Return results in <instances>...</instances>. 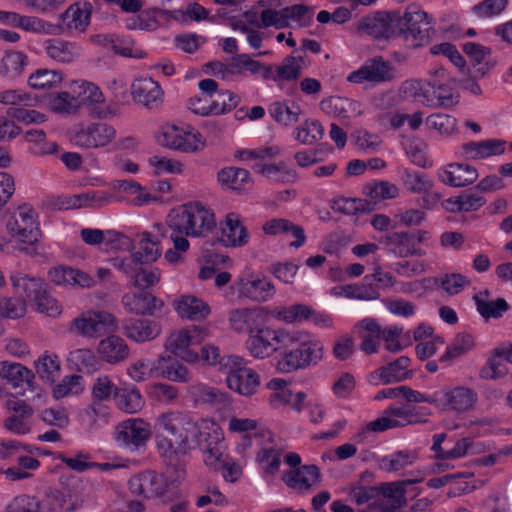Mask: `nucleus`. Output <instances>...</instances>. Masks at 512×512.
Instances as JSON below:
<instances>
[{"instance_id":"09e8293b","label":"nucleus","mask_w":512,"mask_h":512,"mask_svg":"<svg viewBox=\"0 0 512 512\" xmlns=\"http://www.w3.org/2000/svg\"><path fill=\"white\" fill-rule=\"evenodd\" d=\"M253 169L265 176L267 179L280 183H293L297 180V173L290 168L285 162L278 163H255Z\"/></svg>"},{"instance_id":"052dcab7","label":"nucleus","mask_w":512,"mask_h":512,"mask_svg":"<svg viewBox=\"0 0 512 512\" xmlns=\"http://www.w3.org/2000/svg\"><path fill=\"white\" fill-rule=\"evenodd\" d=\"M34 365L37 375L45 382L53 383L60 375V360L54 353L45 351L34 362Z\"/></svg>"},{"instance_id":"bb28decb","label":"nucleus","mask_w":512,"mask_h":512,"mask_svg":"<svg viewBox=\"0 0 512 512\" xmlns=\"http://www.w3.org/2000/svg\"><path fill=\"white\" fill-rule=\"evenodd\" d=\"M411 360L401 356L395 361L380 367L370 375V382L374 385L390 384L406 380L412 376L409 369Z\"/></svg>"},{"instance_id":"8fccbe9b","label":"nucleus","mask_w":512,"mask_h":512,"mask_svg":"<svg viewBox=\"0 0 512 512\" xmlns=\"http://www.w3.org/2000/svg\"><path fill=\"white\" fill-rule=\"evenodd\" d=\"M396 14L378 13L366 19L363 29L374 38H389L395 32Z\"/></svg>"},{"instance_id":"39448f33","label":"nucleus","mask_w":512,"mask_h":512,"mask_svg":"<svg viewBox=\"0 0 512 512\" xmlns=\"http://www.w3.org/2000/svg\"><path fill=\"white\" fill-rule=\"evenodd\" d=\"M289 329L275 328L266 325L265 322L253 327L250 335L247 337L244 346L248 354L255 360H266L272 356L282 353L286 346V338Z\"/></svg>"},{"instance_id":"412c9836","label":"nucleus","mask_w":512,"mask_h":512,"mask_svg":"<svg viewBox=\"0 0 512 512\" xmlns=\"http://www.w3.org/2000/svg\"><path fill=\"white\" fill-rule=\"evenodd\" d=\"M394 78L395 70L392 65L379 58L368 61L358 70L351 72L347 80L351 83L362 84L364 82L380 83Z\"/></svg>"},{"instance_id":"7c9ffc66","label":"nucleus","mask_w":512,"mask_h":512,"mask_svg":"<svg viewBox=\"0 0 512 512\" xmlns=\"http://www.w3.org/2000/svg\"><path fill=\"white\" fill-rule=\"evenodd\" d=\"M262 230L268 236L293 237L295 240L290 242L291 247L300 248L306 241L303 228L285 218H272L267 220L263 224Z\"/></svg>"},{"instance_id":"4468645a","label":"nucleus","mask_w":512,"mask_h":512,"mask_svg":"<svg viewBox=\"0 0 512 512\" xmlns=\"http://www.w3.org/2000/svg\"><path fill=\"white\" fill-rule=\"evenodd\" d=\"M75 98H78L79 108L82 105L93 106L94 112L99 118L106 119L116 115L117 109L112 105L100 106L104 103V95L94 83L78 80L74 81L71 87Z\"/></svg>"},{"instance_id":"774afa93","label":"nucleus","mask_w":512,"mask_h":512,"mask_svg":"<svg viewBox=\"0 0 512 512\" xmlns=\"http://www.w3.org/2000/svg\"><path fill=\"white\" fill-rule=\"evenodd\" d=\"M483 197L473 193H463L457 197L449 198L444 202V207L449 212L475 211L484 205Z\"/></svg>"},{"instance_id":"4d7b16f0","label":"nucleus","mask_w":512,"mask_h":512,"mask_svg":"<svg viewBox=\"0 0 512 512\" xmlns=\"http://www.w3.org/2000/svg\"><path fill=\"white\" fill-rule=\"evenodd\" d=\"M305 311L306 304L303 303H294L288 306L278 305L271 308L268 307L267 318L272 317L287 325L301 323L305 321Z\"/></svg>"},{"instance_id":"0eeeda50","label":"nucleus","mask_w":512,"mask_h":512,"mask_svg":"<svg viewBox=\"0 0 512 512\" xmlns=\"http://www.w3.org/2000/svg\"><path fill=\"white\" fill-rule=\"evenodd\" d=\"M222 363L226 370L225 383L231 391L243 397H251L258 392L261 376L245 358L228 355Z\"/></svg>"},{"instance_id":"a18cd8bd","label":"nucleus","mask_w":512,"mask_h":512,"mask_svg":"<svg viewBox=\"0 0 512 512\" xmlns=\"http://www.w3.org/2000/svg\"><path fill=\"white\" fill-rule=\"evenodd\" d=\"M356 328L361 338L360 349L366 354L375 353L382 337L380 325L374 319L366 318L358 322Z\"/></svg>"},{"instance_id":"5fc2aeb1","label":"nucleus","mask_w":512,"mask_h":512,"mask_svg":"<svg viewBox=\"0 0 512 512\" xmlns=\"http://www.w3.org/2000/svg\"><path fill=\"white\" fill-rule=\"evenodd\" d=\"M220 184L231 190H245L251 184L248 170L239 167H226L217 174Z\"/></svg>"},{"instance_id":"a878e982","label":"nucleus","mask_w":512,"mask_h":512,"mask_svg":"<svg viewBox=\"0 0 512 512\" xmlns=\"http://www.w3.org/2000/svg\"><path fill=\"white\" fill-rule=\"evenodd\" d=\"M123 332L131 341L145 343L156 339L162 332V326L156 320L130 318L123 322Z\"/></svg>"},{"instance_id":"a19ab883","label":"nucleus","mask_w":512,"mask_h":512,"mask_svg":"<svg viewBox=\"0 0 512 512\" xmlns=\"http://www.w3.org/2000/svg\"><path fill=\"white\" fill-rule=\"evenodd\" d=\"M401 90L406 97L413 98L425 107L436 109L433 83L411 79L402 84Z\"/></svg>"},{"instance_id":"393cba45","label":"nucleus","mask_w":512,"mask_h":512,"mask_svg":"<svg viewBox=\"0 0 512 512\" xmlns=\"http://www.w3.org/2000/svg\"><path fill=\"white\" fill-rule=\"evenodd\" d=\"M506 151V141L492 138L481 141H470L460 148V154L466 160L480 161L494 156L503 155Z\"/></svg>"},{"instance_id":"9b49d317","label":"nucleus","mask_w":512,"mask_h":512,"mask_svg":"<svg viewBox=\"0 0 512 512\" xmlns=\"http://www.w3.org/2000/svg\"><path fill=\"white\" fill-rule=\"evenodd\" d=\"M151 437V424L140 417L128 418L119 422L114 431V440L118 446L130 451L144 448Z\"/></svg>"},{"instance_id":"4c0bfd02","label":"nucleus","mask_w":512,"mask_h":512,"mask_svg":"<svg viewBox=\"0 0 512 512\" xmlns=\"http://www.w3.org/2000/svg\"><path fill=\"white\" fill-rule=\"evenodd\" d=\"M319 470L314 465H304L296 470L283 473L282 480L289 487L298 491H307L318 482Z\"/></svg>"},{"instance_id":"2f4dec72","label":"nucleus","mask_w":512,"mask_h":512,"mask_svg":"<svg viewBox=\"0 0 512 512\" xmlns=\"http://www.w3.org/2000/svg\"><path fill=\"white\" fill-rule=\"evenodd\" d=\"M195 429L193 431V448L197 445L212 446L224 443V431L221 426L210 418H202L194 421Z\"/></svg>"},{"instance_id":"6ab92c4d","label":"nucleus","mask_w":512,"mask_h":512,"mask_svg":"<svg viewBox=\"0 0 512 512\" xmlns=\"http://www.w3.org/2000/svg\"><path fill=\"white\" fill-rule=\"evenodd\" d=\"M172 307L179 318L191 322L205 321L212 313L211 306L204 299L192 294L179 295Z\"/></svg>"},{"instance_id":"6e6552de","label":"nucleus","mask_w":512,"mask_h":512,"mask_svg":"<svg viewBox=\"0 0 512 512\" xmlns=\"http://www.w3.org/2000/svg\"><path fill=\"white\" fill-rule=\"evenodd\" d=\"M240 298L256 303H265L276 294V288L271 279L262 271L246 267L234 282Z\"/></svg>"},{"instance_id":"6e6d98bb","label":"nucleus","mask_w":512,"mask_h":512,"mask_svg":"<svg viewBox=\"0 0 512 512\" xmlns=\"http://www.w3.org/2000/svg\"><path fill=\"white\" fill-rule=\"evenodd\" d=\"M33 377L32 371L24 365L10 361H0V378L14 388L23 386Z\"/></svg>"},{"instance_id":"1a4fd4ad","label":"nucleus","mask_w":512,"mask_h":512,"mask_svg":"<svg viewBox=\"0 0 512 512\" xmlns=\"http://www.w3.org/2000/svg\"><path fill=\"white\" fill-rule=\"evenodd\" d=\"M116 138L115 127L101 121L78 125L70 132L71 143L82 149L109 148Z\"/></svg>"},{"instance_id":"f257e3e1","label":"nucleus","mask_w":512,"mask_h":512,"mask_svg":"<svg viewBox=\"0 0 512 512\" xmlns=\"http://www.w3.org/2000/svg\"><path fill=\"white\" fill-rule=\"evenodd\" d=\"M155 444L159 455L169 464L193 449L194 420L184 412L168 410L155 419Z\"/></svg>"},{"instance_id":"9d476101","label":"nucleus","mask_w":512,"mask_h":512,"mask_svg":"<svg viewBox=\"0 0 512 512\" xmlns=\"http://www.w3.org/2000/svg\"><path fill=\"white\" fill-rule=\"evenodd\" d=\"M117 328L116 317L105 310L82 312L71 321L69 326L71 332L87 339H97L106 333L115 332Z\"/></svg>"},{"instance_id":"aec40b11","label":"nucleus","mask_w":512,"mask_h":512,"mask_svg":"<svg viewBox=\"0 0 512 512\" xmlns=\"http://www.w3.org/2000/svg\"><path fill=\"white\" fill-rule=\"evenodd\" d=\"M6 408L11 413L4 421V427L16 435H26L32 430L33 408L26 402L18 399H10L6 402Z\"/></svg>"},{"instance_id":"13d9d810","label":"nucleus","mask_w":512,"mask_h":512,"mask_svg":"<svg viewBox=\"0 0 512 512\" xmlns=\"http://www.w3.org/2000/svg\"><path fill=\"white\" fill-rule=\"evenodd\" d=\"M269 113L276 122L287 126L299 120L302 109L294 101H276L270 105Z\"/></svg>"},{"instance_id":"c9c22d12","label":"nucleus","mask_w":512,"mask_h":512,"mask_svg":"<svg viewBox=\"0 0 512 512\" xmlns=\"http://www.w3.org/2000/svg\"><path fill=\"white\" fill-rule=\"evenodd\" d=\"M173 355L161 354L158 357V377L177 383H187L192 380V372Z\"/></svg>"},{"instance_id":"3c124183","label":"nucleus","mask_w":512,"mask_h":512,"mask_svg":"<svg viewBox=\"0 0 512 512\" xmlns=\"http://www.w3.org/2000/svg\"><path fill=\"white\" fill-rule=\"evenodd\" d=\"M10 282L16 293L24 294L31 301L47 287V284L41 278L29 276L22 272H13L10 275Z\"/></svg>"},{"instance_id":"dca6fc26","label":"nucleus","mask_w":512,"mask_h":512,"mask_svg":"<svg viewBox=\"0 0 512 512\" xmlns=\"http://www.w3.org/2000/svg\"><path fill=\"white\" fill-rule=\"evenodd\" d=\"M93 6L87 1H77L59 15L61 27L69 34L84 33L91 23Z\"/></svg>"},{"instance_id":"bf43d9fd","label":"nucleus","mask_w":512,"mask_h":512,"mask_svg":"<svg viewBox=\"0 0 512 512\" xmlns=\"http://www.w3.org/2000/svg\"><path fill=\"white\" fill-rule=\"evenodd\" d=\"M331 294L336 297H345L358 300H376L380 297V293L371 284H349L338 286L331 290Z\"/></svg>"},{"instance_id":"20e7f679","label":"nucleus","mask_w":512,"mask_h":512,"mask_svg":"<svg viewBox=\"0 0 512 512\" xmlns=\"http://www.w3.org/2000/svg\"><path fill=\"white\" fill-rule=\"evenodd\" d=\"M154 137L161 147L185 154H198L207 147L206 137L189 123H163Z\"/></svg>"},{"instance_id":"f3484780","label":"nucleus","mask_w":512,"mask_h":512,"mask_svg":"<svg viewBox=\"0 0 512 512\" xmlns=\"http://www.w3.org/2000/svg\"><path fill=\"white\" fill-rule=\"evenodd\" d=\"M250 238L251 235L238 214L228 213L219 222V242L224 247L240 248L246 246Z\"/></svg>"},{"instance_id":"e433bc0d","label":"nucleus","mask_w":512,"mask_h":512,"mask_svg":"<svg viewBox=\"0 0 512 512\" xmlns=\"http://www.w3.org/2000/svg\"><path fill=\"white\" fill-rule=\"evenodd\" d=\"M122 304L128 312L137 315L152 314L162 306L161 302L147 291L126 293L122 298Z\"/></svg>"},{"instance_id":"4be33fe9","label":"nucleus","mask_w":512,"mask_h":512,"mask_svg":"<svg viewBox=\"0 0 512 512\" xmlns=\"http://www.w3.org/2000/svg\"><path fill=\"white\" fill-rule=\"evenodd\" d=\"M411 412L405 406H391L385 410L382 417L369 422L355 438L362 441L367 432H383L387 429L402 427L410 423Z\"/></svg>"},{"instance_id":"c85d7f7f","label":"nucleus","mask_w":512,"mask_h":512,"mask_svg":"<svg viewBox=\"0 0 512 512\" xmlns=\"http://www.w3.org/2000/svg\"><path fill=\"white\" fill-rule=\"evenodd\" d=\"M50 282L58 286H78L90 288L95 285V279L89 274L70 266L58 265L48 271Z\"/></svg>"},{"instance_id":"2eb2a0df","label":"nucleus","mask_w":512,"mask_h":512,"mask_svg":"<svg viewBox=\"0 0 512 512\" xmlns=\"http://www.w3.org/2000/svg\"><path fill=\"white\" fill-rule=\"evenodd\" d=\"M431 23V17L422 10L409 8L403 15L396 14V27L406 40L411 39L413 45L418 46L426 38L424 25Z\"/></svg>"},{"instance_id":"864d4df0","label":"nucleus","mask_w":512,"mask_h":512,"mask_svg":"<svg viewBox=\"0 0 512 512\" xmlns=\"http://www.w3.org/2000/svg\"><path fill=\"white\" fill-rule=\"evenodd\" d=\"M412 482L388 483L381 488L380 507L385 512L400 508L405 503V485Z\"/></svg>"},{"instance_id":"c756f323","label":"nucleus","mask_w":512,"mask_h":512,"mask_svg":"<svg viewBox=\"0 0 512 512\" xmlns=\"http://www.w3.org/2000/svg\"><path fill=\"white\" fill-rule=\"evenodd\" d=\"M96 352L101 361L117 365L129 357L130 349L122 337L112 334L99 341Z\"/></svg>"},{"instance_id":"ea45409f","label":"nucleus","mask_w":512,"mask_h":512,"mask_svg":"<svg viewBox=\"0 0 512 512\" xmlns=\"http://www.w3.org/2000/svg\"><path fill=\"white\" fill-rule=\"evenodd\" d=\"M199 90L203 96L195 95L188 99L186 107L193 114L198 116H210V97L217 92L218 84L215 80L207 78L199 81Z\"/></svg>"},{"instance_id":"f8f14e48","label":"nucleus","mask_w":512,"mask_h":512,"mask_svg":"<svg viewBox=\"0 0 512 512\" xmlns=\"http://www.w3.org/2000/svg\"><path fill=\"white\" fill-rule=\"evenodd\" d=\"M9 235L21 243L32 245L40 237L38 215L28 204H23L11 215L6 223Z\"/></svg>"},{"instance_id":"338daca9","label":"nucleus","mask_w":512,"mask_h":512,"mask_svg":"<svg viewBox=\"0 0 512 512\" xmlns=\"http://www.w3.org/2000/svg\"><path fill=\"white\" fill-rule=\"evenodd\" d=\"M84 381L79 375H67L51 389V395L55 400L72 397L84 391Z\"/></svg>"},{"instance_id":"72a5a7b5","label":"nucleus","mask_w":512,"mask_h":512,"mask_svg":"<svg viewBox=\"0 0 512 512\" xmlns=\"http://www.w3.org/2000/svg\"><path fill=\"white\" fill-rule=\"evenodd\" d=\"M413 241V238L408 232H393L385 237V245L389 253L395 257H422L426 255V251L421 247H415Z\"/></svg>"},{"instance_id":"0e129e2a","label":"nucleus","mask_w":512,"mask_h":512,"mask_svg":"<svg viewBox=\"0 0 512 512\" xmlns=\"http://www.w3.org/2000/svg\"><path fill=\"white\" fill-rule=\"evenodd\" d=\"M15 28H20L26 32L42 35H56L60 29L56 24L46 21L38 16L21 14L18 15Z\"/></svg>"},{"instance_id":"680f3d73","label":"nucleus","mask_w":512,"mask_h":512,"mask_svg":"<svg viewBox=\"0 0 512 512\" xmlns=\"http://www.w3.org/2000/svg\"><path fill=\"white\" fill-rule=\"evenodd\" d=\"M507 361L498 347L491 350L487 361L480 371V376L486 380H495L506 376L509 373Z\"/></svg>"},{"instance_id":"5701e85b","label":"nucleus","mask_w":512,"mask_h":512,"mask_svg":"<svg viewBox=\"0 0 512 512\" xmlns=\"http://www.w3.org/2000/svg\"><path fill=\"white\" fill-rule=\"evenodd\" d=\"M131 95L135 102L148 109L159 107L164 100V91L160 84L150 77H140L131 85Z\"/></svg>"},{"instance_id":"473e14b6","label":"nucleus","mask_w":512,"mask_h":512,"mask_svg":"<svg viewBox=\"0 0 512 512\" xmlns=\"http://www.w3.org/2000/svg\"><path fill=\"white\" fill-rule=\"evenodd\" d=\"M22 140L27 146V153L34 157L54 155L59 152V146L54 141L47 139L46 132L42 129H28L22 134Z\"/></svg>"},{"instance_id":"79ce46f5","label":"nucleus","mask_w":512,"mask_h":512,"mask_svg":"<svg viewBox=\"0 0 512 512\" xmlns=\"http://www.w3.org/2000/svg\"><path fill=\"white\" fill-rule=\"evenodd\" d=\"M307 64L303 56H287L276 67L272 65V76L269 80L281 85L283 81H295L299 78Z\"/></svg>"},{"instance_id":"a211bd4d","label":"nucleus","mask_w":512,"mask_h":512,"mask_svg":"<svg viewBox=\"0 0 512 512\" xmlns=\"http://www.w3.org/2000/svg\"><path fill=\"white\" fill-rule=\"evenodd\" d=\"M267 312V306L232 309L228 313L229 327L235 333H247L249 336L253 327H257L259 324L264 323L267 320Z\"/></svg>"},{"instance_id":"f704fd0d","label":"nucleus","mask_w":512,"mask_h":512,"mask_svg":"<svg viewBox=\"0 0 512 512\" xmlns=\"http://www.w3.org/2000/svg\"><path fill=\"white\" fill-rule=\"evenodd\" d=\"M128 484L132 493L145 497L161 496L165 492L163 477L152 472L133 476Z\"/></svg>"},{"instance_id":"603ef678","label":"nucleus","mask_w":512,"mask_h":512,"mask_svg":"<svg viewBox=\"0 0 512 512\" xmlns=\"http://www.w3.org/2000/svg\"><path fill=\"white\" fill-rule=\"evenodd\" d=\"M474 300L477 311L485 319L500 318L509 308L508 303L503 298L490 299V293L487 290L475 294Z\"/></svg>"},{"instance_id":"f03ea898","label":"nucleus","mask_w":512,"mask_h":512,"mask_svg":"<svg viewBox=\"0 0 512 512\" xmlns=\"http://www.w3.org/2000/svg\"><path fill=\"white\" fill-rule=\"evenodd\" d=\"M275 368L280 373H292L317 365L324 357L323 342L305 330H290Z\"/></svg>"},{"instance_id":"de8ad7c7","label":"nucleus","mask_w":512,"mask_h":512,"mask_svg":"<svg viewBox=\"0 0 512 512\" xmlns=\"http://www.w3.org/2000/svg\"><path fill=\"white\" fill-rule=\"evenodd\" d=\"M116 407L128 414H136L145 406V400L136 387H123L115 391Z\"/></svg>"},{"instance_id":"37998d69","label":"nucleus","mask_w":512,"mask_h":512,"mask_svg":"<svg viewBox=\"0 0 512 512\" xmlns=\"http://www.w3.org/2000/svg\"><path fill=\"white\" fill-rule=\"evenodd\" d=\"M187 392L195 403L216 406L225 405L230 401L226 392L204 383L190 385Z\"/></svg>"},{"instance_id":"7ed1b4c3","label":"nucleus","mask_w":512,"mask_h":512,"mask_svg":"<svg viewBox=\"0 0 512 512\" xmlns=\"http://www.w3.org/2000/svg\"><path fill=\"white\" fill-rule=\"evenodd\" d=\"M167 225L177 234L191 237H204L216 227L213 210L200 201H192L172 210L167 217Z\"/></svg>"},{"instance_id":"58836bf2","label":"nucleus","mask_w":512,"mask_h":512,"mask_svg":"<svg viewBox=\"0 0 512 512\" xmlns=\"http://www.w3.org/2000/svg\"><path fill=\"white\" fill-rule=\"evenodd\" d=\"M47 56L54 61L71 63L80 56L81 49L75 43L59 38L47 39L44 42Z\"/></svg>"},{"instance_id":"c03bdc74","label":"nucleus","mask_w":512,"mask_h":512,"mask_svg":"<svg viewBox=\"0 0 512 512\" xmlns=\"http://www.w3.org/2000/svg\"><path fill=\"white\" fill-rule=\"evenodd\" d=\"M154 230L157 235H152L150 232H142L138 235L139 251L136 257L139 261L146 262L155 261L161 254L160 238L163 235L164 228L161 224H154Z\"/></svg>"},{"instance_id":"cd10ccee","label":"nucleus","mask_w":512,"mask_h":512,"mask_svg":"<svg viewBox=\"0 0 512 512\" xmlns=\"http://www.w3.org/2000/svg\"><path fill=\"white\" fill-rule=\"evenodd\" d=\"M319 106L326 115L341 120L360 116L364 113L360 102L340 96L324 98L320 101Z\"/></svg>"},{"instance_id":"69168bd1","label":"nucleus","mask_w":512,"mask_h":512,"mask_svg":"<svg viewBox=\"0 0 512 512\" xmlns=\"http://www.w3.org/2000/svg\"><path fill=\"white\" fill-rule=\"evenodd\" d=\"M111 195L103 192L90 190L70 197L69 205L72 208L91 207L100 208L111 202Z\"/></svg>"},{"instance_id":"423d86ee","label":"nucleus","mask_w":512,"mask_h":512,"mask_svg":"<svg viewBox=\"0 0 512 512\" xmlns=\"http://www.w3.org/2000/svg\"><path fill=\"white\" fill-rule=\"evenodd\" d=\"M206 328L199 325H187L173 328L169 331L163 348L171 355L180 358L188 364H195L197 352L195 347L200 345L207 337Z\"/></svg>"},{"instance_id":"b1692460","label":"nucleus","mask_w":512,"mask_h":512,"mask_svg":"<svg viewBox=\"0 0 512 512\" xmlns=\"http://www.w3.org/2000/svg\"><path fill=\"white\" fill-rule=\"evenodd\" d=\"M439 181L451 187H465L478 179V171L467 163L453 162L438 169Z\"/></svg>"},{"instance_id":"e2e57ef3","label":"nucleus","mask_w":512,"mask_h":512,"mask_svg":"<svg viewBox=\"0 0 512 512\" xmlns=\"http://www.w3.org/2000/svg\"><path fill=\"white\" fill-rule=\"evenodd\" d=\"M64 80L61 71L53 69H37L28 78V84L35 90H50L59 87Z\"/></svg>"},{"instance_id":"49530a36","label":"nucleus","mask_w":512,"mask_h":512,"mask_svg":"<svg viewBox=\"0 0 512 512\" xmlns=\"http://www.w3.org/2000/svg\"><path fill=\"white\" fill-rule=\"evenodd\" d=\"M28 65V56L22 51L7 50L0 59V77L15 79Z\"/></svg>"},{"instance_id":"ddd939ff","label":"nucleus","mask_w":512,"mask_h":512,"mask_svg":"<svg viewBox=\"0 0 512 512\" xmlns=\"http://www.w3.org/2000/svg\"><path fill=\"white\" fill-rule=\"evenodd\" d=\"M477 393L465 386H446L436 391L435 407L440 411L465 413L475 406Z\"/></svg>"}]
</instances>
